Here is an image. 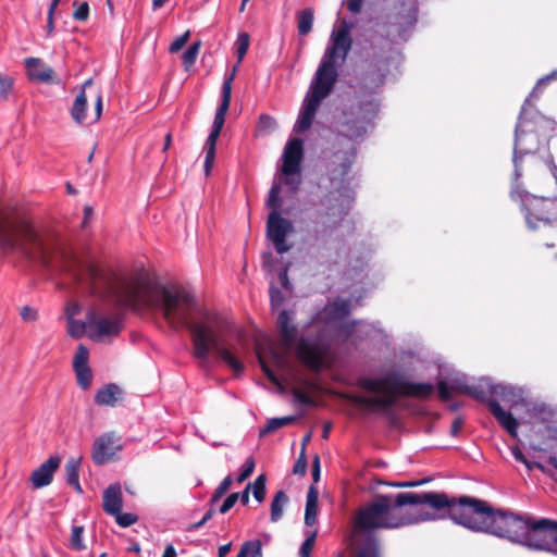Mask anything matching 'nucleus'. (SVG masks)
I'll return each mask as SVG.
<instances>
[{
    "label": "nucleus",
    "instance_id": "1",
    "mask_svg": "<svg viewBox=\"0 0 557 557\" xmlns=\"http://www.w3.org/2000/svg\"><path fill=\"white\" fill-rule=\"evenodd\" d=\"M0 249L33 264L51 267L69 273L91 295L117 309H147L162 314L168 325L191 333L194 356L208 362L213 354L235 374L244 371L239 348L242 330L228 318L201 308L184 288L168 287L140 277H127L94 263H82L65 251L54 235L35 227L26 220L0 213Z\"/></svg>",
    "mask_w": 557,
    "mask_h": 557
},
{
    "label": "nucleus",
    "instance_id": "2",
    "mask_svg": "<svg viewBox=\"0 0 557 557\" xmlns=\"http://www.w3.org/2000/svg\"><path fill=\"white\" fill-rule=\"evenodd\" d=\"M446 505L443 492H403L377 495L370 504L358 509L354 529L364 535L356 557H380L379 542L370 533L380 529H398L423 521L444 519Z\"/></svg>",
    "mask_w": 557,
    "mask_h": 557
},
{
    "label": "nucleus",
    "instance_id": "3",
    "mask_svg": "<svg viewBox=\"0 0 557 557\" xmlns=\"http://www.w3.org/2000/svg\"><path fill=\"white\" fill-rule=\"evenodd\" d=\"M444 519L472 531L485 532L522 545L528 530L529 515H517L495 509L487 502L470 496H449L443 508Z\"/></svg>",
    "mask_w": 557,
    "mask_h": 557
},
{
    "label": "nucleus",
    "instance_id": "4",
    "mask_svg": "<svg viewBox=\"0 0 557 557\" xmlns=\"http://www.w3.org/2000/svg\"><path fill=\"white\" fill-rule=\"evenodd\" d=\"M351 27L352 24L344 20L341 26L332 32L330 45L326 47L310 83L294 131L300 133L308 131L312 125L321 102L333 91L338 77V67L346 61L351 50Z\"/></svg>",
    "mask_w": 557,
    "mask_h": 557
},
{
    "label": "nucleus",
    "instance_id": "5",
    "mask_svg": "<svg viewBox=\"0 0 557 557\" xmlns=\"http://www.w3.org/2000/svg\"><path fill=\"white\" fill-rule=\"evenodd\" d=\"M416 23L417 9L410 3L401 4L387 15L386 21L373 25L368 39L373 64L360 81L364 91L374 92L384 85L394 45L408 40Z\"/></svg>",
    "mask_w": 557,
    "mask_h": 557
},
{
    "label": "nucleus",
    "instance_id": "6",
    "mask_svg": "<svg viewBox=\"0 0 557 557\" xmlns=\"http://www.w3.org/2000/svg\"><path fill=\"white\" fill-rule=\"evenodd\" d=\"M357 156V148L350 145L346 149L334 151L326 162V171L332 190L321 200L314 223L318 233L335 230L347 215L354 199L347 175Z\"/></svg>",
    "mask_w": 557,
    "mask_h": 557
},
{
    "label": "nucleus",
    "instance_id": "7",
    "mask_svg": "<svg viewBox=\"0 0 557 557\" xmlns=\"http://www.w3.org/2000/svg\"><path fill=\"white\" fill-rule=\"evenodd\" d=\"M531 100L527 98L518 116L515 128L513 143V181L517 183L522 176V158L535 153L541 145L540 132L548 128L554 132L556 122L541 114L535 108H531Z\"/></svg>",
    "mask_w": 557,
    "mask_h": 557
},
{
    "label": "nucleus",
    "instance_id": "8",
    "mask_svg": "<svg viewBox=\"0 0 557 557\" xmlns=\"http://www.w3.org/2000/svg\"><path fill=\"white\" fill-rule=\"evenodd\" d=\"M406 384L408 381H404L399 373L393 371L385 373L382 377H363L359 380L360 387L381 395H358L354 397V401L360 408L369 411L387 409L395 404L397 394L405 395Z\"/></svg>",
    "mask_w": 557,
    "mask_h": 557
},
{
    "label": "nucleus",
    "instance_id": "9",
    "mask_svg": "<svg viewBox=\"0 0 557 557\" xmlns=\"http://www.w3.org/2000/svg\"><path fill=\"white\" fill-rule=\"evenodd\" d=\"M511 198H520L527 225L530 230H537L541 226H555L557 224V197L546 198L530 195L520 189L519 182L512 184Z\"/></svg>",
    "mask_w": 557,
    "mask_h": 557
},
{
    "label": "nucleus",
    "instance_id": "10",
    "mask_svg": "<svg viewBox=\"0 0 557 557\" xmlns=\"http://www.w3.org/2000/svg\"><path fill=\"white\" fill-rule=\"evenodd\" d=\"M236 74V66L233 69V71L224 77L223 85H222V95H221V103L215 112L213 124L211 132L206 140L205 144V173L206 175H209L211 172V169L213 166L214 158H215V145L216 140L221 134V129L225 122V115L227 113V110L230 108L231 103V96H232V83L235 78Z\"/></svg>",
    "mask_w": 557,
    "mask_h": 557
},
{
    "label": "nucleus",
    "instance_id": "11",
    "mask_svg": "<svg viewBox=\"0 0 557 557\" xmlns=\"http://www.w3.org/2000/svg\"><path fill=\"white\" fill-rule=\"evenodd\" d=\"M523 546L557 555V521L548 518L535 519L530 516Z\"/></svg>",
    "mask_w": 557,
    "mask_h": 557
},
{
    "label": "nucleus",
    "instance_id": "12",
    "mask_svg": "<svg viewBox=\"0 0 557 557\" xmlns=\"http://www.w3.org/2000/svg\"><path fill=\"white\" fill-rule=\"evenodd\" d=\"M379 110V104L374 99L350 108L343 113L344 120L341 122L338 133L349 139L362 138L367 133V125L374 119Z\"/></svg>",
    "mask_w": 557,
    "mask_h": 557
},
{
    "label": "nucleus",
    "instance_id": "13",
    "mask_svg": "<svg viewBox=\"0 0 557 557\" xmlns=\"http://www.w3.org/2000/svg\"><path fill=\"white\" fill-rule=\"evenodd\" d=\"M89 338L96 342L107 336H114L122 330L121 315L117 312L110 314L89 310L88 311Z\"/></svg>",
    "mask_w": 557,
    "mask_h": 557
},
{
    "label": "nucleus",
    "instance_id": "14",
    "mask_svg": "<svg viewBox=\"0 0 557 557\" xmlns=\"http://www.w3.org/2000/svg\"><path fill=\"white\" fill-rule=\"evenodd\" d=\"M294 232L292 221L283 218L280 211H271L267 221V237L272 242L277 253L287 252L292 245L286 242V236Z\"/></svg>",
    "mask_w": 557,
    "mask_h": 557
},
{
    "label": "nucleus",
    "instance_id": "15",
    "mask_svg": "<svg viewBox=\"0 0 557 557\" xmlns=\"http://www.w3.org/2000/svg\"><path fill=\"white\" fill-rule=\"evenodd\" d=\"M296 349L300 360L310 370L320 371L324 368L326 347L320 338L301 337Z\"/></svg>",
    "mask_w": 557,
    "mask_h": 557
},
{
    "label": "nucleus",
    "instance_id": "16",
    "mask_svg": "<svg viewBox=\"0 0 557 557\" xmlns=\"http://www.w3.org/2000/svg\"><path fill=\"white\" fill-rule=\"evenodd\" d=\"M121 449L120 438L113 432L104 433L95 440L91 457L96 465H104L111 461Z\"/></svg>",
    "mask_w": 557,
    "mask_h": 557
},
{
    "label": "nucleus",
    "instance_id": "17",
    "mask_svg": "<svg viewBox=\"0 0 557 557\" xmlns=\"http://www.w3.org/2000/svg\"><path fill=\"white\" fill-rule=\"evenodd\" d=\"M304 157L302 140L293 138L287 141L283 151L282 174H292L300 172V165Z\"/></svg>",
    "mask_w": 557,
    "mask_h": 557
},
{
    "label": "nucleus",
    "instance_id": "18",
    "mask_svg": "<svg viewBox=\"0 0 557 557\" xmlns=\"http://www.w3.org/2000/svg\"><path fill=\"white\" fill-rule=\"evenodd\" d=\"M61 463L59 456H51L32 472L30 482L35 488H41L52 482L53 474Z\"/></svg>",
    "mask_w": 557,
    "mask_h": 557
},
{
    "label": "nucleus",
    "instance_id": "19",
    "mask_svg": "<svg viewBox=\"0 0 557 557\" xmlns=\"http://www.w3.org/2000/svg\"><path fill=\"white\" fill-rule=\"evenodd\" d=\"M469 384L463 374H455L449 380H440L437 383L438 396L443 400H448L451 397V393L468 394Z\"/></svg>",
    "mask_w": 557,
    "mask_h": 557
},
{
    "label": "nucleus",
    "instance_id": "20",
    "mask_svg": "<svg viewBox=\"0 0 557 557\" xmlns=\"http://www.w3.org/2000/svg\"><path fill=\"white\" fill-rule=\"evenodd\" d=\"M488 409L502 428L505 429L510 436L516 437L518 434L519 423L512 413L510 411H506L497 400H490Z\"/></svg>",
    "mask_w": 557,
    "mask_h": 557
},
{
    "label": "nucleus",
    "instance_id": "21",
    "mask_svg": "<svg viewBox=\"0 0 557 557\" xmlns=\"http://www.w3.org/2000/svg\"><path fill=\"white\" fill-rule=\"evenodd\" d=\"M494 399L503 401L510 409L522 405L524 401L523 389L511 385L496 384Z\"/></svg>",
    "mask_w": 557,
    "mask_h": 557
},
{
    "label": "nucleus",
    "instance_id": "22",
    "mask_svg": "<svg viewBox=\"0 0 557 557\" xmlns=\"http://www.w3.org/2000/svg\"><path fill=\"white\" fill-rule=\"evenodd\" d=\"M102 499V507L106 513L113 516L122 511L123 498L121 485L119 483L109 485L103 492Z\"/></svg>",
    "mask_w": 557,
    "mask_h": 557
},
{
    "label": "nucleus",
    "instance_id": "23",
    "mask_svg": "<svg viewBox=\"0 0 557 557\" xmlns=\"http://www.w3.org/2000/svg\"><path fill=\"white\" fill-rule=\"evenodd\" d=\"M25 65L30 79L40 83L52 82L54 75L53 70L46 65L40 59L27 58L25 60Z\"/></svg>",
    "mask_w": 557,
    "mask_h": 557
},
{
    "label": "nucleus",
    "instance_id": "24",
    "mask_svg": "<svg viewBox=\"0 0 557 557\" xmlns=\"http://www.w3.org/2000/svg\"><path fill=\"white\" fill-rule=\"evenodd\" d=\"M277 327L286 350L295 344L297 337V327L292 323V317L288 311L282 310L277 317Z\"/></svg>",
    "mask_w": 557,
    "mask_h": 557
},
{
    "label": "nucleus",
    "instance_id": "25",
    "mask_svg": "<svg viewBox=\"0 0 557 557\" xmlns=\"http://www.w3.org/2000/svg\"><path fill=\"white\" fill-rule=\"evenodd\" d=\"M494 389H496V384H493L487 377H482L476 383L469 386L467 395L488 405L490 400H495Z\"/></svg>",
    "mask_w": 557,
    "mask_h": 557
},
{
    "label": "nucleus",
    "instance_id": "26",
    "mask_svg": "<svg viewBox=\"0 0 557 557\" xmlns=\"http://www.w3.org/2000/svg\"><path fill=\"white\" fill-rule=\"evenodd\" d=\"M122 389L114 383H110L98 389L95 403L99 406L114 407L122 397Z\"/></svg>",
    "mask_w": 557,
    "mask_h": 557
},
{
    "label": "nucleus",
    "instance_id": "27",
    "mask_svg": "<svg viewBox=\"0 0 557 557\" xmlns=\"http://www.w3.org/2000/svg\"><path fill=\"white\" fill-rule=\"evenodd\" d=\"M350 311L351 300L339 297L329 302L323 310L325 318L333 321L344 319L350 313Z\"/></svg>",
    "mask_w": 557,
    "mask_h": 557
},
{
    "label": "nucleus",
    "instance_id": "28",
    "mask_svg": "<svg viewBox=\"0 0 557 557\" xmlns=\"http://www.w3.org/2000/svg\"><path fill=\"white\" fill-rule=\"evenodd\" d=\"M319 492L314 485H310L307 492L305 524L312 527L317 523Z\"/></svg>",
    "mask_w": 557,
    "mask_h": 557
},
{
    "label": "nucleus",
    "instance_id": "29",
    "mask_svg": "<svg viewBox=\"0 0 557 557\" xmlns=\"http://www.w3.org/2000/svg\"><path fill=\"white\" fill-rule=\"evenodd\" d=\"M82 457L70 458L65 465L66 483L73 486L78 493H83L79 484V466Z\"/></svg>",
    "mask_w": 557,
    "mask_h": 557
},
{
    "label": "nucleus",
    "instance_id": "30",
    "mask_svg": "<svg viewBox=\"0 0 557 557\" xmlns=\"http://www.w3.org/2000/svg\"><path fill=\"white\" fill-rule=\"evenodd\" d=\"M434 392V385L431 383H416L409 382L405 385V395L417 397V398H428Z\"/></svg>",
    "mask_w": 557,
    "mask_h": 557
},
{
    "label": "nucleus",
    "instance_id": "31",
    "mask_svg": "<svg viewBox=\"0 0 557 557\" xmlns=\"http://www.w3.org/2000/svg\"><path fill=\"white\" fill-rule=\"evenodd\" d=\"M314 12L306 8L297 13V29L300 36H306L312 30Z\"/></svg>",
    "mask_w": 557,
    "mask_h": 557
},
{
    "label": "nucleus",
    "instance_id": "32",
    "mask_svg": "<svg viewBox=\"0 0 557 557\" xmlns=\"http://www.w3.org/2000/svg\"><path fill=\"white\" fill-rule=\"evenodd\" d=\"M86 109H87V97L84 90H81L79 94L76 96L72 109H71V116L72 119L78 123L82 124L86 119Z\"/></svg>",
    "mask_w": 557,
    "mask_h": 557
},
{
    "label": "nucleus",
    "instance_id": "33",
    "mask_svg": "<svg viewBox=\"0 0 557 557\" xmlns=\"http://www.w3.org/2000/svg\"><path fill=\"white\" fill-rule=\"evenodd\" d=\"M287 503L288 496L284 491H278L274 495L271 503V521L277 522L282 518L284 507L286 506Z\"/></svg>",
    "mask_w": 557,
    "mask_h": 557
},
{
    "label": "nucleus",
    "instance_id": "34",
    "mask_svg": "<svg viewBox=\"0 0 557 557\" xmlns=\"http://www.w3.org/2000/svg\"><path fill=\"white\" fill-rule=\"evenodd\" d=\"M67 333L73 338H81L85 333L89 335L88 313L85 321L75 320L74 318L67 319Z\"/></svg>",
    "mask_w": 557,
    "mask_h": 557
},
{
    "label": "nucleus",
    "instance_id": "35",
    "mask_svg": "<svg viewBox=\"0 0 557 557\" xmlns=\"http://www.w3.org/2000/svg\"><path fill=\"white\" fill-rule=\"evenodd\" d=\"M236 557H262V543L260 540L245 542Z\"/></svg>",
    "mask_w": 557,
    "mask_h": 557
},
{
    "label": "nucleus",
    "instance_id": "36",
    "mask_svg": "<svg viewBox=\"0 0 557 557\" xmlns=\"http://www.w3.org/2000/svg\"><path fill=\"white\" fill-rule=\"evenodd\" d=\"M296 420L294 416H286L281 418H272L268 421L265 426L260 431V435L272 433L281 428H284Z\"/></svg>",
    "mask_w": 557,
    "mask_h": 557
},
{
    "label": "nucleus",
    "instance_id": "37",
    "mask_svg": "<svg viewBox=\"0 0 557 557\" xmlns=\"http://www.w3.org/2000/svg\"><path fill=\"white\" fill-rule=\"evenodd\" d=\"M77 384L83 389H88L92 381V372L90 367L74 368Z\"/></svg>",
    "mask_w": 557,
    "mask_h": 557
},
{
    "label": "nucleus",
    "instance_id": "38",
    "mask_svg": "<svg viewBox=\"0 0 557 557\" xmlns=\"http://www.w3.org/2000/svg\"><path fill=\"white\" fill-rule=\"evenodd\" d=\"M84 527L82 525H74L72 528L71 539H70V546L74 550H83L86 548L84 540Z\"/></svg>",
    "mask_w": 557,
    "mask_h": 557
},
{
    "label": "nucleus",
    "instance_id": "39",
    "mask_svg": "<svg viewBox=\"0 0 557 557\" xmlns=\"http://www.w3.org/2000/svg\"><path fill=\"white\" fill-rule=\"evenodd\" d=\"M201 42L196 41L183 53V65L186 71H188L196 62Z\"/></svg>",
    "mask_w": 557,
    "mask_h": 557
},
{
    "label": "nucleus",
    "instance_id": "40",
    "mask_svg": "<svg viewBox=\"0 0 557 557\" xmlns=\"http://www.w3.org/2000/svg\"><path fill=\"white\" fill-rule=\"evenodd\" d=\"M235 48H236L237 63L239 64L243 61V59L249 48V35L247 33L238 34L236 42H235Z\"/></svg>",
    "mask_w": 557,
    "mask_h": 557
},
{
    "label": "nucleus",
    "instance_id": "41",
    "mask_svg": "<svg viewBox=\"0 0 557 557\" xmlns=\"http://www.w3.org/2000/svg\"><path fill=\"white\" fill-rule=\"evenodd\" d=\"M265 482L267 478L264 474H260L256 478L252 484V494L257 502L261 503L265 497Z\"/></svg>",
    "mask_w": 557,
    "mask_h": 557
},
{
    "label": "nucleus",
    "instance_id": "42",
    "mask_svg": "<svg viewBox=\"0 0 557 557\" xmlns=\"http://www.w3.org/2000/svg\"><path fill=\"white\" fill-rule=\"evenodd\" d=\"M89 351L86 346L78 345L73 358V368H83L88 366Z\"/></svg>",
    "mask_w": 557,
    "mask_h": 557
},
{
    "label": "nucleus",
    "instance_id": "43",
    "mask_svg": "<svg viewBox=\"0 0 557 557\" xmlns=\"http://www.w3.org/2000/svg\"><path fill=\"white\" fill-rule=\"evenodd\" d=\"M281 187L278 184H273L268 196L267 206L272 209V211H278L281 207L280 199Z\"/></svg>",
    "mask_w": 557,
    "mask_h": 557
},
{
    "label": "nucleus",
    "instance_id": "44",
    "mask_svg": "<svg viewBox=\"0 0 557 557\" xmlns=\"http://www.w3.org/2000/svg\"><path fill=\"white\" fill-rule=\"evenodd\" d=\"M233 479L231 475L225 476L219 486L215 488L214 493L211 496L210 504L211 506L215 504L231 487Z\"/></svg>",
    "mask_w": 557,
    "mask_h": 557
},
{
    "label": "nucleus",
    "instance_id": "45",
    "mask_svg": "<svg viewBox=\"0 0 557 557\" xmlns=\"http://www.w3.org/2000/svg\"><path fill=\"white\" fill-rule=\"evenodd\" d=\"M317 533H318L317 530L307 531L305 533L306 534V540L302 542V544H301V546L299 548V555L310 556L311 550H312L313 545H314V542H315Z\"/></svg>",
    "mask_w": 557,
    "mask_h": 557
},
{
    "label": "nucleus",
    "instance_id": "46",
    "mask_svg": "<svg viewBox=\"0 0 557 557\" xmlns=\"http://www.w3.org/2000/svg\"><path fill=\"white\" fill-rule=\"evenodd\" d=\"M283 177V184L286 185L290 191L295 193L299 189V186L301 184V173L295 172L292 174H282Z\"/></svg>",
    "mask_w": 557,
    "mask_h": 557
},
{
    "label": "nucleus",
    "instance_id": "47",
    "mask_svg": "<svg viewBox=\"0 0 557 557\" xmlns=\"http://www.w3.org/2000/svg\"><path fill=\"white\" fill-rule=\"evenodd\" d=\"M255 466V459L252 457H248L240 468V473L237 478L238 483H243L252 474Z\"/></svg>",
    "mask_w": 557,
    "mask_h": 557
},
{
    "label": "nucleus",
    "instance_id": "48",
    "mask_svg": "<svg viewBox=\"0 0 557 557\" xmlns=\"http://www.w3.org/2000/svg\"><path fill=\"white\" fill-rule=\"evenodd\" d=\"M556 78L557 71H554L550 74L540 78L528 98L537 97V94L542 91L543 87L546 86L552 79Z\"/></svg>",
    "mask_w": 557,
    "mask_h": 557
},
{
    "label": "nucleus",
    "instance_id": "49",
    "mask_svg": "<svg viewBox=\"0 0 557 557\" xmlns=\"http://www.w3.org/2000/svg\"><path fill=\"white\" fill-rule=\"evenodd\" d=\"M292 395H293L295 401H297L299 404L307 405V406H311L314 404L312 397L307 392H305L298 387H295L292 389Z\"/></svg>",
    "mask_w": 557,
    "mask_h": 557
},
{
    "label": "nucleus",
    "instance_id": "50",
    "mask_svg": "<svg viewBox=\"0 0 557 557\" xmlns=\"http://www.w3.org/2000/svg\"><path fill=\"white\" fill-rule=\"evenodd\" d=\"M113 517H115L117 524L123 528L131 527L138 519L137 516L134 513H131V512L123 513L122 511H120L117 515H113Z\"/></svg>",
    "mask_w": 557,
    "mask_h": 557
},
{
    "label": "nucleus",
    "instance_id": "51",
    "mask_svg": "<svg viewBox=\"0 0 557 557\" xmlns=\"http://www.w3.org/2000/svg\"><path fill=\"white\" fill-rule=\"evenodd\" d=\"M272 361L274 366L280 370H288L290 368L287 354H278L277 351H271Z\"/></svg>",
    "mask_w": 557,
    "mask_h": 557
},
{
    "label": "nucleus",
    "instance_id": "52",
    "mask_svg": "<svg viewBox=\"0 0 557 557\" xmlns=\"http://www.w3.org/2000/svg\"><path fill=\"white\" fill-rule=\"evenodd\" d=\"M512 455L517 461L524 463L529 470H532L533 468H537L542 471L544 470L543 465H541L540 462H530L519 448H513Z\"/></svg>",
    "mask_w": 557,
    "mask_h": 557
},
{
    "label": "nucleus",
    "instance_id": "53",
    "mask_svg": "<svg viewBox=\"0 0 557 557\" xmlns=\"http://www.w3.org/2000/svg\"><path fill=\"white\" fill-rule=\"evenodd\" d=\"M13 87V78L0 73V96L7 98Z\"/></svg>",
    "mask_w": 557,
    "mask_h": 557
},
{
    "label": "nucleus",
    "instance_id": "54",
    "mask_svg": "<svg viewBox=\"0 0 557 557\" xmlns=\"http://www.w3.org/2000/svg\"><path fill=\"white\" fill-rule=\"evenodd\" d=\"M306 471H307V459L305 456V449L302 448L298 459L296 460V462L293 467V473L299 474V475H305Z\"/></svg>",
    "mask_w": 557,
    "mask_h": 557
},
{
    "label": "nucleus",
    "instance_id": "55",
    "mask_svg": "<svg viewBox=\"0 0 557 557\" xmlns=\"http://www.w3.org/2000/svg\"><path fill=\"white\" fill-rule=\"evenodd\" d=\"M258 359H259V362H260V366H261V369L262 371L264 372V374L267 375V377L273 383V384H276L278 385L280 384V379L278 376L276 375V373L269 367V364L264 361V359L259 355L258 356Z\"/></svg>",
    "mask_w": 557,
    "mask_h": 557
},
{
    "label": "nucleus",
    "instance_id": "56",
    "mask_svg": "<svg viewBox=\"0 0 557 557\" xmlns=\"http://www.w3.org/2000/svg\"><path fill=\"white\" fill-rule=\"evenodd\" d=\"M276 122L270 115L262 114L259 119L258 127L260 131L271 132L275 128Z\"/></svg>",
    "mask_w": 557,
    "mask_h": 557
},
{
    "label": "nucleus",
    "instance_id": "57",
    "mask_svg": "<svg viewBox=\"0 0 557 557\" xmlns=\"http://www.w3.org/2000/svg\"><path fill=\"white\" fill-rule=\"evenodd\" d=\"M239 499V493H232L230 494L225 500L223 502V504L221 505L219 511L221 513H226L228 510H231L234 505L238 502Z\"/></svg>",
    "mask_w": 557,
    "mask_h": 557
},
{
    "label": "nucleus",
    "instance_id": "58",
    "mask_svg": "<svg viewBox=\"0 0 557 557\" xmlns=\"http://www.w3.org/2000/svg\"><path fill=\"white\" fill-rule=\"evenodd\" d=\"M189 32H185L183 35L178 36L170 46V52L175 53L178 52L188 41Z\"/></svg>",
    "mask_w": 557,
    "mask_h": 557
},
{
    "label": "nucleus",
    "instance_id": "59",
    "mask_svg": "<svg viewBox=\"0 0 557 557\" xmlns=\"http://www.w3.org/2000/svg\"><path fill=\"white\" fill-rule=\"evenodd\" d=\"M21 317L26 322H33L37 320L38 313L34 308L25 306L21 309Z\"/></svg>",
    "mask_w": 557,
    "mask_h": 557
},
{
    "label": "nucleus",
    "instance_id": "60",
    "mask_svg": "<svg viewBox=\"0 0 557 557\" xmlns=\"http://www.w3.org/2000/svg\"><path fill=\"white\" fill-rule=\"evenodd\" d=\"M89 14L87 2H83L73 13V17L77 21H86Z\"/></svg>",
    "mask_w": 557,
    "mask_h": 557
},
{
    "label": "nucleus",
    "instance_id": "61",
    "mask_svg": "<svg viewBox=\"0 0 557 557\" xmlns=\"http://www.w3.org/2000/svg\"><path fill=\"white\" fill-rule=\"evenodd\" d=\"M270 297H271V304L273 307L281 306L284 300L281 290L273 286L270 288Z\"/></svg>",
    "mask_w": 557,
    "mask_h": 557
},
{
    "label": "nucleus",
    "instance_id": "62",
    "mask_svg": "<svg viewBox=\"0 0 557 557\" xmlns=\"http://www.w3.org/2000/svg\"><path fill=\"white\" fill-rule=\"evenodd\" d=\"M311 473L313 482L317 483L320 480V458L318 455L312 460Z\"/></svg>",
    "mask_w": 557,
    "mask_h": 557
},
{
    "label": "nucleus",
    "instance_id": "63",
    "mask_svg": "<svg viewBox=\"0 0 557 557\" xmlns=\"http://www.w3.org/2000/svg\"><path fill=\"white\" fill-rule=\"evenodd\" d=\"M213 513H214V510H213L212 508H210V509L205 513V516L202 517V519H201L200 521H198V522L194 523V524L189 528V530H198V529H200L201 527H203V525H205V523H206L207 521H209V520L212 518Z\"/></svg>",
    "mask_w": 557,
    "mask_h": 557
},
{
    "label": "nucleus",
    "instance_id": "64",
    "mask_svg": "<svg viewBox=\"0 0 557 557\" xmlns=\"http://www.w3.org/2000/svg\"><path fill=\"white\" fill-rule=\"evenodd\" d=\"M363 0H348L347 1V9L354 13L358 14L361 11Z\"/></svg>",
    "mask_w": 557,
    "mask_h": 557
}]
</instances>
